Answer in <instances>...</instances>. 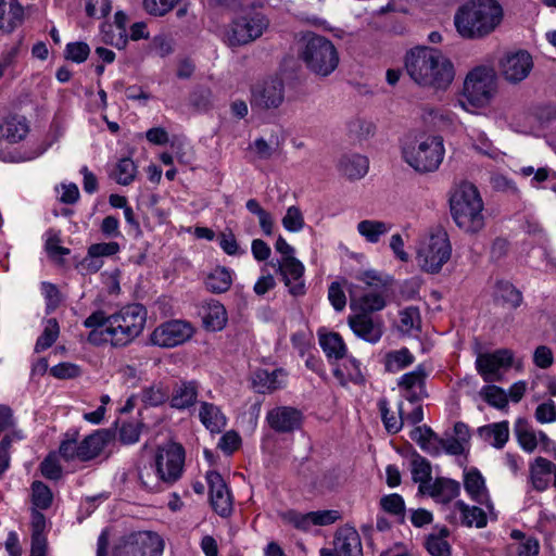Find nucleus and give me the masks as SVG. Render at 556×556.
<instances>
[{
  "label": "nucleus",
  "mask_w": 556,
  "mask_h": 556,
  "mask_svg": "<svg viewBox=\"0 0 556 556\" xmlns=\"http://www.w3.org/2000/svg\"><path fill=\"white\" fill-rule=\"evenodd\" d=\"M182 0H142L143 10L151 16L162 17L173 11Z\"/></svg>",
  "instance_id": "nucleus-54"
},
{
  "label": "nucleus",
  "mask_w": 556,
  "mask_h": 556,
  "mask_svg": "<svg viewBox=\"0 0 556 556\" xmlns=\"http://www.w3.org/2000/svg\"><path fill=\"white\" fill-rule=\"evenodd\" d=\"M452 247L446 233L442 237L432 236L429 244L418 252V261L422 270L429 274H438L450 260Z\"/></svg>",
  "instance_id": "nucleus-15"
},
{
  "label": "nucleus",
  "mask_w": 556,
  "mask_h": 556,
  "mask_svg": "<svg viewBox=\"0 0 556 556\" xmlns=\"http://www.w3.org/2000/svg\"><path fill=\"white\" fill-rule=\"evenodd\" d=\"M299 58L309 72L321 77L329 76L339 65V53L332 41L315 33L302 37Z\"/></svg>",
  "instance_id": "nucleus-4"
},
{
  "label": "nucleus",
  "mask_w": 556,
  "mask_h": 556,
  "mask_svg": "<svg viewBox=\"0 0 556 556\" xmlns=\"http://www.w3.org/2000/svg\"><path fill=\"white\" fill-rule=\"evenodd\" d=\"M455 507H456V509L459 510V513L462 515V523L464 526L469 527V528H471L472 526H476L479 529L486 527V525H488L486 514L479 506H469L464 501L458 500L455 503Z\"/></svg>",
  "instance_id": "nucleus-37"
},
{
  "label": "nucleus",
  "mask_w": 556,
  "mask_h": 556,
  "mask_svg": "<svg viewBox=\"0 0 556 556\" xmlns=\"http://www.w3.org/2000/svg\"><path fill=\"white\" fill-rule=\"evenodd\" d=\"M400 321L404 331L409 332L413 329L420 331L421 316L417 306H407L400 312Z\"/></svg>",
  "instance_id": "nucleus-58"
},
{
  "label": "nucleus",
  "mask_w": 556,
  "mask_h": 556,
  "mask_svg": "<svg viewBox=\"0 0 556 556\" xmlns=\"http://www.w3.org/2000/svg\"><path fill=\"white\" fill-rule=\"evenodd\" d=\"M481 395L490 406L495 407L497 409L506 408L508 405L507 393L504 391L503 388L498 386H484L481 390Z\"/></svg>",
  "instance_id": "nucleus-51"
},
{
  "label": "nucleus",
  "mask_w": 556,
  "mask_h": 556,
  "mask_svg": "<svg viewBox=\"0 0 556 556\" xmlns=\"http://www.w3.org/2000/svg\"><path fill=\"white\" fill-rule=\"evenodd\" d=\"M206 482L208 485V498L213 510L223 518L229 517L232 513V501L229 489L216 470L206 472Z\"/></svg>",
  "instance_id": "nucleus-17"
},
{
  "label": "nucleus",
  "mask_w": 556,
  "mask_h": 556,
  "mask_svg": "<svg viewBox=\"0 0 556 556\" xmlns=\"http://www.w3.org/2000/svg\"><path fill=\"white\" fill-rule=\"evenodd\" d=\"M429 494L433 498H440L443 503H448L460 494V484L458 481L438 477L431 485H429Z\"/></svg>",
  "instance_id": "nucleus-36"
},
{
  "label": "nucleus",
  "mask_w": 556,
  "mask_h": 556,
  "mask_svg": "<svg viewBox=\"0 0 556 556\" xmlns=\"http://www.w3.org/2000/svg\"><path fill=\"white\" fill-rule=\"evenodd\" d=\"M147 323V308L140 303H131L123 306L111 315V326L104 333L114 348H124L138 338Z\"/></svg>",
  "instance_id": "nucleus-5"
},
{
  "label": "nucleus",
  "mask_w": 556,
  "mask_h": 556,
  "mask_svg": "<svg viewBox=\"0 0 556 556\" xmlns=\"http://www.w3.org/2000/svg\"><path fill=\"white\" fill-rule=\"evenodd\" d=\"M169 400V390L162 383L144 387L141 391V401L146 406L156 407Z\"/></svg>",
  "instance_id": "nucleus-47"
},
{
  "label": "nucleus",
  "mask_w": 556,
  "mask_h": 556,
  "mask_svg": "<svg viewBox=\"0 0 556 556\" xmlns=\"http://www.w3.org/2000/svg\"><path fill=\"white\" fill-rule=\"evenodd\" d=\"M163 538L153 531L131 532L122 538L112 551V556H162Z\"/></svg>",
  "instance_id": "nucleus-8"
},
{
  "label": "nucleus",
  "mask_w": 556,
  "mask_h": 556,
  "mask_svg": "<svg viewBox=\"0 0 556 556\" xmlns=\"http://www.w3.org/2000/svg\"><path fill=\"white\" fill-rule=\"evenodd\" d=\"M198 389L199 383L195 380L182 381L174 389L169 397L170 407L184 410L193 406L198 401Z\"/></svg>",
  "instance_id": "nucleus-28"
},
{
  "label": "nucleus",
  "mask_w": 556,
  "mask_h": 556,
  "mask_svg": "<svg viewBox=\"0 0 556 556\" xmlns=\"http://www.w3.org/2000/svg\"><path fill=\"white\" fill-rule=\"evenodd\" d=\"M232 269L218 265L205 277V289L213 294L225 293L232 285Z\"/></svg>",
  "instance_id": "nucleus-32"
},
{
  "label": "nucleus",
  "mask_w": 556,
  "mask_h": 556,
  "mask_svg": "<svg viewBox=\"0 0 556 556\" xmlns=\"http://www.w3.org/2000/svg\"><path fill=\"white\" fill-rule=\"evenodd\" d=\"M380 507L387 514L400 517L401 521L404 520L406 507L405 501L401 494L391 493L388 495H383L380 498Z\"/></svg>",
  "instance_id": "nucleus-50"
},
{
  "label": "nucleus",
  "mask_w": 556,
  "mask_h": 556,
  "mask_svg": "<svg viewBox=\"0 0 556 556\" xmlns=\"http://www.w3.org/2000/svg\"><path fill=\"white\" fill-rule=\"evenodd\" d=\"M115 179L123 186L130 185L137 174V166L130 157H122L115 166Z\"/></svg>",
  "instance_id": "nucleus-52"
},
{
  "label": "nucleus",
  "mask_w": 556,
  "mask_h": 556,
  "mask_svg": "<svg viewBox=\"0 0 556 556\" xmlns=\"http://www.w3.org/2000/svg\"><path fill=\"white\" fill-rule=\"evenodd\" d=\"M25 20L23 5L18 0H0V29L12 34Z\"/></svg>",
  "instance_id": "nucleus-24"
},
{
  "label": "nucleus",
  "mask_w": 556,
  "mask_h": 556,
  "mask_svg": "<svg viewBox=\"0 0 556 556\" xmlns=\"http://www.w3.org/2000/svg\"><path fill=\"white\" fill-rule=\"evenodd\" d=\"M203 327L207 331H220L227 324V312L225 306L217 300H211L203 307Z\"/></svg>",
  "instance_id": "nucleus-31"
},
{
  "label": "nucleus",
  "mask_w": 556,
  "mask_h": 556,
  "mask_svg": "<svg viewBox=\"0 0 556 556\" xmlns=\"http://www.w3.org/2000/svg\"><path fill=\"white\" fill-rule=\"evenodd\" d=\"M378 408L381 415V420L388 433L396 434L403 427V418L399 420L389 409V402L387 399H381L378 402ZM400 414L402 415V404L400 405Z\"/></svg>",
  "instance_id": "nucleus-49"
},
{
  "label": "nucleus",
  "mask_w": 556,
  "mask_h": 556,
  "mask_svg": "<svg viewBox=\"0 0 556 556\" xmlns=\"http://www.w3.org/2000/svg\"><path fill=\"white\" fill-rule=\"evenodd\" d=\"M533 67V60L527 50H517L508 52L500 62V68L503 77L513 84L526 79Z\"/></svg>",
  "instance_id": "nucleus-18"
},
{
  "label": "nucleus",
  "mask_w": 556,
  "mask_h": 556,
  "mask_svg": "<svg viewBox=\"0 0 556 556\" xmlns=\"http://www.w3.org/2000/svg\"><path fill=\"white\" fill-rule=\"evenodd\" d=\"M41 475L52 481H59L63 476V467L60 464L56 454L50 452L39 466Z\"/></svg>",
  "instance_id": "nucleus-55"
},
{
  "label": "nucleus",
  "mask_w": 556,
  "mask_h": 556,
  "mask_svg": "<svg viewBox=\"0 0 556 556\" xmlns=\"http://www.w3.org/2000/svg\"><path fill=\"white\" fill-rule=\"evenodd\" d=\"M288 374L283 368H276L271 371L268 369H257L254 372L253 384L258 393H271L286 387Z\"/></svg>",
  "instance_id": "nucleus-26"
},
{
  "label": "nucleus",
  "mask_w": 556,
  "mask_h": 556,
  "mask_svg": "<svg viewBox=\"0 0 556 556\" xmlns=\"http://www.w3.org/2000/svg\"><path fill=\"white\" fill-rule=\"evenodd\" d=\"M31 504L33 509L38 511L46 510L51 507L53 503V493L51 489L42 481L35 480L31 485Z\"/></svg>",
  "instance_id": "nucleus-41"
},
{
  "label": "nucleus",
  "mask_w": 556,
  "mask_h": 556,
  "mask_svg": "<svg viewBox=\"0 0 556 556\" xmlns=\"http://www.w3.org/2000/svg\"><path fill=\"white\" fill-rule=\"evenodd\" d=\"M496 299L501 300L503 305L517 309L523 301L522 293L508 280H497L495 285Z\"/></svg>",
  "instance_id": "nucleus-39"
},
{
  "label": "nucleus",
  "mask_w": 556,
  "mask_h": 556,
  "mask_svg": "<svg viewBox=\"0 0 556 556\" xmlns=\"http://www.w3.org/2000/svg\"><path fill=\"white\" fill-rule=\"evenodd\" d=\"M142 421H124L118 429V441L123 445H132L140 439Z\"/></svg>",
  "instance_id": "nucleus-53"
},
{
  "label": "nucleus",
  "mask_w": 556,
  "mask_h": 556,
  "mask_svg": "<svg viewBox=\"0 0 556 556\" xmlns=\"http://www.w3.org/2000/svg\"><path fill=\"white\" fill-rule=\"evenodd\" d=\"M464 97L475 108H483L493 97V79L484 66L472 68L464 81Z\"/></svg>",
  "instance_id": "nucleus-10"
},
{
  "label": "nucleus",
  "mask_w": 556,
  "mask_h": 556,
  "mask_svg": "<svg viewBox=\"0 0 556 556\" xmlns=\"http://www.w3.org/2000/svg\"><path fill=\"white\" fill-rule=\"evenodd\" d=\"M266 421L277 433H291L302 428L304 415L292 406H277L267 412Z\"/></svg>",
  "instance_id": "nucleus-19"
},
{
  "label": "nucleus",
  "mask_w": 556,
  "mask_h": 556,
  "mask_svg": "<svg viewBox=\"0 0 556 556\" xmlns=\"http://www.w3.org/2000/svg\"><path fill=\"white\" fill-rule=\"evenodd\" d=\"M41 291L46 300L47 312L54 311L62 301L59 288L52 282L43 281L41 283Z\"/></svg>",
  "instance_id": "nucleus-63"
},
{
  "label": "nucleus",
  "mask_w": 556,
  "mask_h": 556,
  "mask_svg": "<svg viewBox=\"0 0 556 556\" xmlns=\"http://www.w3.org/2000/svg\"><path fill=\"white\" fill-rule=\"evenodd\" d=\"M90 47L85 41H72L66 43L64 59L76 64H81L89 58Z\"/></svg>",
  "instance_id": "nucleus-56"
},
{
  "label": "nucleus",
  "mask_w": 556,
  "mask_h": 556,
  "mask_svg": "<svg viewBox=\"0 0 556 556\" xmlns=\"http://www.w3.org/2000/svg\"><path fill=\"white\" fill-rule=\"evenodd\" d=\"M428 377V372L424 364H419L412 371H408L402 375L397 380L399 388L412 391L415 387H419L420 389L426 388V379ZM424 396H428L426 390H424Z\"/></svg>",
  "instance_id": "nucleus-42"
},
{
  "label": "nucleus",
  "mask_w": 556,
  "mask_h": 556,
  "mask_svg": "<svg viewBox=\"0 0 556 556\" xmlns=\"http://www.w3.org/2000/svg\"><path fill=\"white\" fill-rule=\"evenodd\" d=\"M410 471L413 481L420 483L419 491H422L425 484L431 481L432 469L430 462L415 450L412 453Z\"/></svg>",
  "instance_id": "nucleus-38"
},
{
  "label": "nucleus",
  "mask_w": 556,
  "mask_h": 556,
  "mask_svg": "<svg viewBox=\"0 0 556 556\" xmlns=\"http://www.w3.org/2000/svg\"><path fill=\"white\" fill-rule=\"evenodd\" d=\"M194 328L191 323L182 319H170L155 327L149 340L152 345L170 349L184 344L192 338Z\"/></svg>",
  "instance_id": "nucleus-11"
},
{
  "label": "nucleus",
  "mask_w": 556,
  "mask_h": 556,
  "mask_svg": "<svg viewBox=\"0 0 556 556\" xmlns=\"http://www.w3.org/2000/svg\"><path fill=\"white\" fill-rule=\"evenodd\" d=\"M415 362L414 354L408 348L403 346L400 350H392L384 354V370L390 374H396L413 365Z\"/></svg>",
  "instance_id": "nucleus-34"
},
{
  "label": "nucleus",
  "mask_w": 556,
  "mask_h": 556,
  "mask_svg": "<svg viewBox=\"0 0 556 556\" xmlns=\"http://www.w3.org/2000/svg\"><path fill=\"white\" fill-rule=\"evenodd\" d=\"M138 479L141 486L148 492H160L162 490L163 479L155 470V462L138 468Z\"/></svg>",
  "instance_id": "nucleus-45"
},
{
  "label": "nucleus",
  "mask_w": 556,
  "mask_h": 556,
  "mask_svg": "<svg viewBox=\"0 0 556 556\" xmlns=\"http://www.w3.org/2000/svg\"><path fill=\"white\" fill-rule=\"evenodd\" d=\"M348 323L354 334L366 342L375 344L382 337L381 328L367 314L349 316Z\"/></svg>",
  "instance_id": "nucleus-25"
},
{
  "label": "nucleus",
  "mask_w": 556,
  "mask_h": 556,
  "mask_svg": "<svg viewBox=\"0 0 556 556\" xmlns=\"http://www.w3.org/2000/svg\"><path fill=\"white\" fill-rule=\"evenodd\" d=\"M369 169L367 156L353 153L345 154L340 159L339 170L350 180L363 178Z\"/></svg>",
  "instance_id": "nucleus-29"
},
{
  "label": "nucleus",
  "mask_w": 556,
  "mask_h": 556,
  "mask_svg": "<svg viewBox=\"0 0 556 556\" xmlns=\"http://www.w3.org/2000/svg\"><path fill=\"white\" fill-rule=\"evenodd\" d=\"M503 20V8L497 0H469L454 16L458 34L466 39H480L490 35Z\"/></svg>",
  "instance_id": "nucleus-2"
},
{
  "label": "nucleus",
  "mask_w": 556,
  "mask_h": 556,
  "mask_svg": "<svg viewBox=\"0 0 556 556\" xmlns=\"http://www.w3.org/2000/svg\"><path fill=\"white\" fill-rule=\"evenodd\" d=\"M285 99V84L278 76H269L255 84L251 89V106L253 109H277Z\"/></svg>",
  "instance_id": "nucleus-13"
},
{
  "label": "nucleus",
  "mask_w": 556,
  "mask_h": 556,
  "mask_svg": "<svg viewBox=\"0 0 556 556\" xmlns=\"http://www.w3.org/2000/svg\"><path fill=\"white\" fill-rule=\"evenodd\" d=\"M29 131V125L25 116L10 114L0 124V137L10 143L22 141Z\"/></svg>",
  "instance_id": "nucleus-27"
},
{
  "label": "nucleus",
  "mask_w": 556,
  "mask_h": 556,
  "mask_svg": "<svg viewBox=\"0 0 556 556\" xmlns=\"http://www.w3.org/2000/svg\"><path fill=\"white\" fill-rule=\"evenodd\" d=\"M291 345L298 351L300 357H305L308 353L315 350L313 336L303 330L293 332L290 337Z\"/></svg>",
  "instance_id": "nucleus-57"
},
{
  "label": "nucleus",
  "mask_w": 556,
  "mask_h": 556,
  "mask_svg": "<svg viewBox=\"0 0 556 556\" xmlns=\"http://www.w3.org/2000/svg\"><path fill=\"white\" fill-rule=\"evenodd\" d=\"M320 556H363L361 536L350 525L340 527L333 538V548H321Z\"/></svg>",
  "instance_id": "nucleus-16"
},
{
  "label": "nucleus",
  "mask_w": 556,
  "mask_h": 556,
  "mask_svg": "<svg viewBox=\"0 0 556 556\" xmlns=\"http://www.w3.org/2000/svg\"><path fill=\"white\" fill-rule=\"evenodd\" d=\"M340 513L333 509L316 510L301 513L290 508L279 513V518L285 525L292 526L294 529L308 532L312 526H329L340 519Z\"/></svg>",
  "instance_id": "nucleus-14"
},
{
  "label": "nucleus",
  "mask_w": 556,
  "mask_h": 556,
  "mask_svg": "<svg viewBox=\"0 0 556 556\" xmlns=\"http://www.w3.org/2000/svg\"><path fill=\"white\" fill-rule=\"evenodd\" d=\"M109 441L110 433L108 430H94L92 433L86 435L81 441H78V446L75 452L77 460L81 463L93 460L102 453Z\"/></svg>",
  "instance_id": "nucleus-21"
},
{
  "label": "nucleus",
  "mask_w": 556,
  "mask_h": 556,
  "mask_svg": "<svg viewBox=\"0 0 556 556\" xmlns=\"http://www.w3.org/2000/svg\"><path fill=\"white\" fill-rule=\"evenodd\" d=\"M515 434L520 447L528 453H532L538 446V438L533 430L529 429L526 419L519 418L515 424Z\"/></svg>",
  "instance_id": "nucleus-46"
},
{
  "label": "nucleus",
  "mask_w": 556,
  "mask_h": 556,
  "mask_svg": "<svg viewBox=\"0 0 556 556\" xmlns=\"http://www.w3.org/2000/svg\"><path fill=\"white\" fill-rule=\"evenodd\" d=\"M534 417L540 424H549L556 421V405L553 400H547L539 404L535 408Z\"/></svg>",
  "instance_id": "nucleus-64"
},
{
  "label": "nucleus",
  "mask_w": 556,
  "mask_h": 556,
  "mask_svg": "<svg viewBox=\"0 0 556 556\" xmlns=\"http://www.w3.org/2000/svg\"><path fill=\"white\" fill-rule=\"evenodd\" d=\"M405 70L419 86L445 90L455 76L454 64L440 49L417 46L404 59Z\"/></svg>",
  "instance_id": "nucleus-1"
},
{
  "label": "nucleus",
  "mask_w": 556,
  "mask_h": 556,
  "mask_svg": "<svg viewBox=\"0 0 556 556\" xmlns=\"http://www.w3.org/2000/svg\"><path fill=\"white\" fill-rule=\"evenodd\" d=\"M30 555L47 556L48 552V522L43 513L36 509L30 514Z\"/></svg>",
  "instance_id": "nucleus-22"
},
{
  "label": "nucleus",
  "mask_w": 556,
  "mask_h": 556,
  "mask_svg": "<svg viewBox=\"0 0 556 556\" xmlns=\"http://www.w3.org/2000/svg\"><path fill=\"white\" fill-rule=\"evenodd\" d=\"M387 306V300L381 292H369L359 296L357 303L351 302V308H359L362 314L370 316L371 313L382 311Z\"/></svg>",
  "instance_id": "nucleus-40"
},
{
  "label": "nucleus",
  "mask_w": 556,
  "mask_h": 556,
  "mask_svg": "<svg viewBox=\"0 0 556 556\" xmlns=\"http://www.w3.org/2000/svg\"><path fill=\"white\" fill-rule=\"evenodd\" d=\"M305 223L301 210L298 206H290L282 218V226L287 231L299 232L303 229Z\"/></svg>",
  "instance_id": "nucleus-61"
},
{
  "label": "nucleus",
  "mask_w": 556,
  "mask_h": 556,
  "mask_svg": "<svg viewBox=\"0 0 556 556\" xmlns=\"http://www.w3.org/2000/svg\"><path fill=\"white\" fill-rule=\"evenodd\" d=\"M199 418L202 425L212 433H219L227 425V418L222 409L210 402H201Z\"/></svg>",
  "instance_id": "nucleus-30"
},
{
  "label": "nucleus",
  "mask_w": 556,
  "mask_h": 556,
  "mask_svg": "<svg viewBox=\"0 0 556 556\" xmlns=\"http://www.w3.org/2000/svg\"><path fill=\"white\" fill-rule=\"evenodd\" d=\"M450 208L455 224L464 231L476 233L484 226L483 201L475 185L462 184L450 199Z\"/></svg>",
  "instance_id": "nucleus-3"
},
{
  "label": "nucleus",
  "mask_w": 556,
  "mask_h": 556,
  "mask_svg": "<svg viewBox=\"0 0 556 556\" xmlns=\"http://www.w3.org/2000/svg\"><path fill=\"white\" fill-rule=\"evenodd\" d=\"M513 363V351L502 348L493 352L480 353L476 358V369L485 382L501 381V369H509Z\"/></svg>",
  "instance_id": "nucleus-12"
},
{
  "label": "nucleus",
  "mask_w": 556,
  "mask_h": 556,
  "mask_svg": "<svg viewBox=\"0 0 556 556\" xmlns=\"http://www.w3.org/2000/svg\"><path fill=\"white\" fill-rule=\"evenodd\" d=\"M59 334H60V325H59L56 318L47 319L46 326H45L41 334L36 340L35 352L41 353V352L50 349L58 340Z\"/></svg>",
  "instance_id": "nucleus-44"
},
{
  "label": "nucleus",
  "mask_w": 556,
  "mask_h": 556,
  "mask_svg": "<svg viewBox=\"0 0 556 556\" xmlns=\"http://www.w3.org/2000/svg\"><path fill=\"white\" fill-rule=\"evenodd\" d=\"M356 279L367 287L377 290L387 291L393 283V277L390 275H381L377 270L368 269L359 273Z\"/></svg>",
  "instance_id": "nucleus-48"
},
{
  "label": "nucleus",
  "mask_w": 556,
  "mask_h": 556,
  "mask_svg": "<svg viewBox=\"0 0 556 556\" xmlns=\"http://www.w3.org/2000/svg\"><path fill=\"white\" fill-rule=\"evenodd\" d=\"M403 160L417 173L437 170L444 157V144L441 136H421L405 141L401 147Z\"/></svg>",
  "instance_id": "nucleus-6"
},
{
  "label": "nucleus",
  "mask_w": 556,
  "mask_h": 556,
  "mask_svg": "<svg viewBox=\"0 0 556 556\" xmlns=\"http://www.w3.org/2000/svg\"><path fill=\"white\" fill-rule=\"evenodd\" d=\"M121 251L119 243L116 241L93 243L88 248L90 258L109 257Z\"/></svg>",
  "instance_id": "nucleus-62"
},
{
  "label": "nucleus",
  "mask_w": 556,
  "mask_h": 556,
  "mask_svg": "<svg viewBox=\"0 0 556 556\" xmlns=\"http://www.w3.org/2000/svg\"><path fill=\"white\" fill-rule=\"evenodd\" d=\"M49 372L52 377L60 380L75 379L81 375V368L74 363L61 362L52 366Z\"/></svg>",
  "instance_id": "nucleus-59"
},
{
  "label": "nucleus",
  "mask_w": 556,
  "mask_h": 556,
  "mask_svg": "<svg viewBox=\"0 0 556 556\" xmlns=\"http://www.w3.org/2000/svg\"><path fill=\"white\" fill-rule=\"evenodd\" d=\"M390 228L391 227L384 222L371 219L361 220L357 225L359 235L370 243H377L381 236L387 233Z\"/></svg>",
  "instance_id": "nucleus-43"
},
{
  "label": "nucleus",
  "mask_w": 556,
  "mask_h": 556,
  "mask_svg": "<svg viewBox=\"0 0 556 556\" xmlns=\"http://www.w3.org/2000/svg\"><path fill=\"white\" fill-rule=\"evenodd\" d=\"M424 546L431 556H451L452 546L446 540H441L434 534L426 536Z\"/></svg>",
  "instance_id": "nucleus-60"
},
{
  "label": "nucleus",
  "mask_w": 556,
  "mask_h": 556,
  "mask_svg": "<svg viewBox=\"0 0 556 556\" xmlns=\"http://www.w3.org/2000/svg\"><path fill=\"white\" fill-rule=\"evenodd\" d=\"M478 433L485 441L493 439L491 443L492 446L501 450L505 446L509 439V422L507 420H502L498 422L484 425L478 428Z\"/></svg>",
  "instance_id": "nucleus-33"
},
{
  "label": "nucleus",
  "mask_w": 556,
  "mask_h": 556,
  "mask_svg": "<svg viewBox=\"0 0 556 556\" xmlns=\"http://www.w3.org/2000/svg\"><path fill=\"white\" fill-rule=\"evenodd\" d=\"M319 345L329 361H339L346 356L348 348L339 332L319 334Z\"/></svg>",
  "instance_id": "nucleus-35"
},
{
  "label": "nucleus",
  "mask_w": 556,
  "mask_h": 556,
  "mask_svg": "<svg viewBox=\"0 0 556 556\" xmlns=\"http://www.w3.org/2000/svg\"><path fill=\"white\" fill-rule=\"evenodd\" d=\"M464 488L468 496L480 505L492 507L489 491L485 485V479L481 471L471 467L464 473Z\"/></svg>",
  "instance_id": "nucleus-23"
},
{
  "label": "nucleus",
  "mask_w": 556,
  "mask_h": 556,
  "mask_svg": "<svg viewBox=\"0 0 556 556\" xmlns=\"http://www.w3.org/2000/svg\"><path fill=\"white\" fill-rule=\"evenodd\" d=\"M186 459V451L182 444L170 442L155 452V470L160 473L164 483L172 485L180 479Z\"/></svg>",
  "instance_id": "nucleus-9"
},
{
  "label": "nucleus",
  "mask_w": 556,
  "mask_h": 556,
  "mask_svg": "<svg viewBox=\"0 0 556 556\" xmlns=\"http://www.w3.org/2000/svg\"><path fill=\"white\" fill-rule=\"evenodd\" d=\"M269 18L261 11L254 9L244 11L227 26L226 42L231 48L248 45L262 37L269 27Z\"/></svg>",
  "instance_id": "nucleus-7"
},
{
  "label": "nucleus",
  "mask_w": 556,
  "mask_h": 556,
  "mask_svg": "<svg viewBox=\"0 0 556 556\" xmlns=\"http://www.w3.org/2000/svg\"><path fill=\"white\" fill-rule=\"evenodd\" d=\"M305 267L296 257H283L279 266L280 275L285 285L289 288V293L295 298L306 293L303 280Z\"/></svg>",
  "instance_id": "nucleus-20"
}]
</instances>
